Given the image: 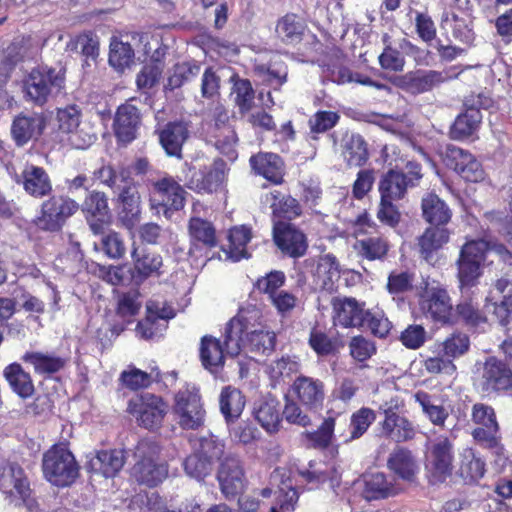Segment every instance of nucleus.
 <instances>
[{
	"label": "nucleus",
	"instance_id": "9d476101",
	"mask_svg": "<svg viewBox=\"0 0 512 512\" xmlns=\"http://www.w3.org/2000/svg\"><path fill=\"white\" fill-rule=\"evenodd\" d=\"M79 209V204L65 196H52L41 205V214L35 220L38 228L58 231L66 220Z\"/></svg>",
	"mask_w": 512,
	"mask_h": 512
},
{
	"label": "nucleus",
	"instance_id": "dca6fc26",
	"mask_svg": "<svg viewBox=\"0 0 512 512\" xmlns=\"http://www.w3.org/2000/svg\"><path fill=\"white\" fill-rule=\"evenodd\" d=\"M420 308L427 318L446 323L452 312V303L446 289L428 288L420 299Z\"/></svg>",
	"mask_w": 512,
	"mask_h": 512
},
{
	"label": "nucleus",
	"instance_id": "473e14b6",
	"mask_svg": "<svg viewBox=\"0 0 512 512\" xmlns=\"http://www.w3.org/2000/svg\"><path fill=\"white\" fill-rule=\"evenodd\" d=\"M125 458L122 449L101 450L90 460V466L106 478L113 477L122 469Z\"/></svg>",
	"mask_w": 512,
	"mask_h": 512
},
{
	"label": "nucleus",
	"instance_id": "4be33fe9",
	"mask_svg": "<svg viewBox=\"0 0 512 512\" xmlns=\"http://www.w3.org/2000/svg\"><path fill=\"white\" fill-rule=\"evenodd\" d=\"M44 128L45 119L42 114H20L12 122L11 135L17 146H23L40 136Z\"/></svg>",
	"mask_w": 512,
	"mask_h": 512
},
{
	"label": "nucleus",
	"instance_id": "8fccbe9b",
	"mask_svg": "<svg viewBox=\"0 0 512 512\" xmlns=\"http://www.w3.org/2000/svg\"><path fill=\"white\" fill-rule=\"evenodd\" d=\"M228 255L233 261H240L248 258L246 250L248 242L251 240V230L246 226L234 227L229 232Z\"/></svg>",
	"mask_w": 512,
	"mask_h": 512
},
{
	"label": "nucleus",
	"instance_id": "39448f33",
	"mask_svg": "<svg viewBox=\"0 0 512 512\" xmlns=\"http://www.w3.org/2000/svg\"><path fill=\"white\" fill-rule=\"evenodd\" d=\"M150 186V207L157 215L171 219L184 207L186 191L172 176L161 174Z\"/></svg>",
	"mask_w": 512,
	"mask_h": 512
},
{
	"label": "nucleus",
	"instance_id": "412c9836",
	"mask_svg": "<svg viewBox=\"0 0 512 512\" xmlns=\"http://www.w3.org/2000/svg\"><path fill=\"white\" fill-rule=\"evenodd\" d=\"M274 241L282 252L297 258L307 250L305 235L291 224L279 223L274 227Z\"/></svg>",
	"mask_w": 512,
	"mask_h": 512
},
{
	"label": "nucleus",
	"instance_id": "c03bdc74",
	"mask_svg": "<svg viewBox=\"0 0 512 512\" xmlns=\"http://www.w3.org/2000/svg\"><path fill=\"white\" fill-rule=\"evenodd\" d=\"M481 120L482 115L478 109L468 108L455 119L450 131L451 137L461 140L471 136L479 128Z\"/></svg>",
	"mask_w": 512,
	"mask_h": 512
},
{
	"label": "nucleus",
	"instance_id": "7ed1b4c3",
	"mask_svg": "<svg viewBox=\"0 0 512 512\" xmlns=\"http://www.w3.org/2000/svg\"><path fill=\"white\" fill-rule=\"evenodd\" d=\"M159 454L160 447L156 442L149 439L138 442L131 469V475L138 483L155 487L167 477V466L160 460Z\"/></svg>",
	"mask_w": 512,
	"mask_h": 512
},
{
	"label": "nucleus",
	"instance_id": "ddd939ff",
	"mask_svg": "<svg viewBox=\"0 0 512 512\" xmlns=\"http://www.w3.org/2000/svg\"><path fill=\"white\" fill-rule=\"evenodd\" d=\"M217 480L226 499L234 498L242 492L246 478L240 459L234 455H226L220 463Z\"/></svg>",
	"mask_w": 512,
	"mask_h": 512
},
{
	"label": "nucleus",
	"instance_id": "e2e57ef3",
	"mask_svg": "<svg viewBox=\"0 0 512 512\" xmlns=\"http://www.w3.org/2000/svg\"><path fill=\"white\" fill-rule=\"evenodd\" d=\"M224 449L225 445L218 437L209 435L199 440V448L196 452L203 458L209 459L213 465L214 460L223 456Z\"/></svg>",
	"mask_w": 512,
	"mask_h": 512
},
{
	"label": "nucleus",
	"instance_id": "7c9ffc66",
	"mask_svg": "<svg viewBox=\"0 0 512 512\" xmlns=\"http://www.w3.org/2000/svg\"><path fill=\"white\" fill-rule=\"evenodd\" d=\"M224 164L216 161L213 166L195 172L190 180V187L198 192L212 193L224 181Z\"/></svg>",
	"mask_w": 512,
	"mask_h": 512
},
{
	"label": "nucleus",
	"instance_id": "0eeeda50",
	"mask_svg": "<svg viewBox=\"0 0 512 512\" xmlns=\"http://www.w3.org/2000/svg\"><path fill=\"white\" fill-rule=\"evenodd\" d=\"M406 172L390 169L381 177L378 190L380 198L388 200L402 199L408 188L414 187L422 178L421 166L413 161L406 165Z\"/></svg>",
	"mask_w": 512,
	"mask_h": 512
},
{
	"label": "nucleus",
	"instance_id": "13d9d810",
	"mask_svg": "<svg viewBox=\"0 0 512 512\" xmlns=\"http://www.w3.org/2000/svg\"><path fill=\"white\" fill-rule=\"evenodd\" d=\"M232 95L241 114L251 110L254 101V90L249 80H236L232 88Z\"/></svg>",
	"mask_w": 512,
	"mask_h": 512
},
{
	"label": "nucleus",
	"instance_id": "0e129e2a",
	"mask_svg": "<svg viewBox=\"0 0 512 512\" xmlns=\"http://www.w3.org/2000/svg\"><path fill=\"white\" fill-rule=\"evenodd\" d=\"M471 153L468 151L454 146H447L444 153V163L445 165L454 170L459 176L461 175V169H464L470 159Z\"/></svg>",
	"mask_w": 512,
	"mask_h": 512
},
{
	"label": "nucleus",
	"instance_id": "de8ad7c7",
	"mask_svg": "<svg viewBox=\"0 0 512 512\" xmlns=\"http://www.w3.org/2000/svg\"><path fill=\"white\" fill-rule=\"evenodd\" d=\"M485 462L473 449L466 448L461 453L460 475L468 482H476L485 474Z\"/></svg>",
	"mask_w": 512,
	"mask_h": 512
},
{
	"label": "nucleus",
	"instance_id": "2eb2a0df",
	"mask_svg": "<svg viewBox=\"0 0 512 512\" xmlns=\"http://www.w3.org/2000/svg\"><path fill=\"white\" fill-rule=\"evenodd\" d=\"M117 202L118 220L125 228L132 230L141 220V196L132 179L119 189Z\"/></svg>",
	"mask_w": 512,
	"mask_h": 512
},
{
	"label": "nucleus",
	"instance_id": "603ef678",
	"mask_svg": "<svg viewBox=\"0 0 512 512\" xmlns=\"http://www.w3.org/2000/svg\"><path fill=\"white\" fill-rule=\"evenodd\" d=\"M384 43V49L378 57L379 65L384 70L393 72H401L405 66V57L403 52L392 46L390 42V36L384 34L382 37Z\"/></svg>",
	"mask_w": 512,
	"mask_h": 512
},
{
	"label": "nucleus",
	"instance_id": "4c0bfd02",
	"mask_svg": "<svg viewBox=\"0 0 512 512\" xmlns=\"http://www.w3.org/2000/svg\"><path fill=\"white\" fill-rule=\"evenodd\" d=\"M164 53L156 50L151 59L139 71L136 77L137 88L141 91L152 89L162 77L165 68Z\"/></svg>",
	"mask_w": 512,
	"mask_h": 512
},
{
	"label": "nucleus",
	"instance_id": "ea45409f",
	"mask_svg": "<svg viewBox=\"0 0 512 512\" xmlns=\"http://www.w3.org/2000/svg\"><path fill=\"white\" fill-rule=\"evenodd\" d=\"M425 220L434 225H445L451 219V210L436 194L430 193L422 199Z\"/></svg>",
	"mask_w": 512,
	"mask_h": 512
},
{
	"label": "nucleus",
	"instance_id": "a878e982",
	"mask_svg": "<svg viewBox=\"0 0 512 512\" xmlns=\"http://www.w3.org/2000/svg\"><path fill=\"white\" fill-rule=\"evenodd\" d=\"M24 190L35 198H42L52 191V183L44 168L26 165L21 173Z\"/></svg>",
	"mask_w": 512,
	"mask_h": 512
},
{
	"label": "nucleus",
	"instance_id": "5701e85b",
	"mask_svg": "<svg viewBox=\"0 0 512 512\" xmlns=\"http://www.w3.org/2000/svg\"><path fill=\"white\" fill-rule=\"evenodd\" d=\"M140 125V113L137 107L130 103L121 105L116 112L114 130L117 139L128 144L137 136Z\"/></svg>",
	"mask_w": 512,
	"mask_h": 512
},
{
	"label": "nucleus",
	"instance_id": "052dcab7",
	"mask_svg": "<svg viewBox=\"0 0 512 512\" xmlns=\"http://www.w3.org/2000/svg\"><path fill=\"white\" fill-rule=\"evenodd\" d=\"M95 176L102 184L118 190L131 180L127 170L116 171L111 166H102L95 172Z\"/></svg>",
	"mask_w": 512,
	"mask_h": 512
},
{
	"label": "nucleus",
	"instance_id": "6e6552de",
	"mask_svg": "<svg viewBox=\"0 0 512 512\" xmlns=\"http://www.w3.org/2000/svg\"><path fill=\"white\" fill-rule=\"evenodd\" d=\"M174 411L183 429H197L204 423L205 410L199 389L192 384L183 386L175 395Z\"/></svg>",
	"mask_w": 512,
	"mask_h": 512
},
{
	"label": "nucleus",
	"instance_id": "4d7b16f0",
	"mask_svg": "<svg viewBox=\"0 0 512 512\" xmlns=\"http://www.w3.org/2000/svg\"><path fill=\"white\" fill-rule=\"evenodd\" d=\"M199 72L200 66L197 63H178L173 67L172 73L168 77L167 87L171 90L179 88L185 82L196 77Z\"/></svg>",
	"mask_w": 512,
	"mask_h": 512
},
{
	"label": "nucleus",
	"instance_id": "f8f14e48",
	"mask_svg": "<svg viewBox=\"0 0 512 512\" xmlns=\"http://www.w3.org/2000/svg\"><path fill=\"white\" fill-rule=\"evenodd\" d=\"M478 386L483 393L504 391L512 388V371L508 365L495 357L483 364Z\"/></svg>",
	"mask_w": 512,
	"mask_h": 512
},
{
	"label": "nucleus",
	"instance_id": "864d4df0",
	"mask_svg": "<svg viewBox=\"0 0 512 512\" xmlns=\"http://www.w3.org/2000/svg\"><path fill=\"white\" fill-rule=\"evenodd\" d=\"M189 234L192 240L205 246L216 245V232L212 223L199 217H191L189 221Z\"/></svg>",
	"mask_w": 512,
	"mask_h": 512
},
{
	"label": "nucleus",
	"instance_id": "20e7f679",
	"mask_svg": "<svg viewBox=\"0 0 512 512\" xmlns=\"http://www.w3.org/2000/svg\"><path fill=\"white\" fill-rule=\"evenodd\" d=\"M42 469L45 478L59 487L72 484L79 472L74 455L64 444L53 445L44 453Z\"/></svg>",
	"mask_w": 512,
	"mask_h": 512
},
{
	"label": "nucleus",
	"instance_id": "423d86ee",
	"mask_svg": "<svg viewBox=\"0 0 512 512\" xmlns=\"http://www.w3.org/2000/svg\"><path fill=\"white\" fill-rule=\"evenodd\" d=\"M460 72L457 71L456 66L442 71L422 69L409 71L398 78V86L410 94H423L457 78Z\"/></svg>",
	"mask_w": 512,
	"mask_h": 512
},
{
	"label": "nucleus",
	"instance_id": "a19ab883",
	"mask_svg": "<svg viewBox=\"0 0 512 512\" xmlns=\"http://www.w3.org/2000/svg\"><path fill=\"white\" fill-rule=\"evenodd\" d=\"M357 256L369 260H382L387 255L389 245L386 239L373 236L357 239L353 244Z\"/></svg>",
	"mask_w": 512,
	"mask_h": 512
},
{
	"label": "nucleus",
	"instance_id": "1a4fd4ad",
	"mask_svg": "<svg viewBox=\"0 0 512 512\" xmlns=\"http://www.w3.org/2000/svg\"><path fill=\"white\" fill-rule=\"evenodd\" d=\"M487 253V245L483 239L466 242L456 261L457 277L460 288L472 287L481 275V264Z\"/></svg>",
	"mask_w": 512,
	"mask_h": 512
},
{
	"label": "nucleus",
	"instance_id": "e433bc0d",
	"mask_svg": "<svg viewBox=\"0 0 512 512\" xmlns=\"http://www.w3.org/2000/svg\"><path fill=\"white\" fill-rule=\"evenodd\" d=\"M388 468L403 480L412 481L419 467L411 451L405 448L394 450L387 461Z\"/></svg>",
	"mask_w": 512,
	"mask_h": 512
},
{
	"label": "nucleus",
	"instance_id": "a18cd8bd",
	"mask_svg": "<svg viewBox=\"0 0 512 512\" xmlns=\"http://www.w3.org/2000/svg\"><path fill=\"white\" fill-rule=\"evenodd\" d=\"M415 401L422 408L426 417L437 426H443L448 418V411L442 405L437 403L435 396L430 395L425 391H417L414 394Z\"/></svg>",
	"mask_w": 512,
	"mask_h": 512
},
{
	"label": "nucleus",
	"instance_id": "3c124183",
	"mask_svg": "<svg viewBox=\"0 0 512 512\" xmlns=\"http://www.w3.org/2000/svg\"><path fill=\"white\" fill-rule=\"evenodd\" d=\"M82 211L87 217L109 219L110 208L108 205V198L104 192L90 191L85 197L82 205Z\"/></svg>",
	"mask_w": 512,
	"mask_h": 512
},
{
	"label": "nucleus",
	"instance_id": "f03ea898",
	"mask_svg": "<svg viewBox=\"0 0 512 512\" xmlns=\"http://www.w3.org/2000/svg\"><path fill=\"white\" fill-rule=\"evenodd\" d=\"M65 88V70L49 66L33 68L23 80V92L26 101L43 106L63 93Z\"/></svg>",
	"mask_w": 512,
	"mask_h": 512
},
{
	"label": "nucleus",
	"instance_id": "2f4dec72",
	"mask_svg": "<svg viewBox=\"0 0 512 512\" xmlns=\"http://www.w3.org/2000/svg\"><path fill=\"white\" fill-rule=\"evenodd\" d=\"M225 355L230 356L226 351L225 334L223 335V343L212 336H204L201 339L200 357L206 369L214 372L222 367Z\"/></svg>",
	"mask_w": 512,
	"mask_h": 512
},
{
	"label": "nucleus",
	"instance_id": "bf43d9fd",
	"mask_svg": "<svg viewBox=\"0 0 512 512\" xmlns=\"http://www.w3.org/2000/svg\"><path fill=\"white\" fill-rule=\"evenodd\" d=\"M183 466L186 474L197 481H203L210 475L213 467L209 459L203 458L197 452L188 456L184 460Z\"/></svg>",
	"mask_w": 512,
	"mask_h": 512
},
{
	"label": "nucleus",
	"instance_id": "4468645a",
	"mask_svg": "<svg viewBox=\"0 0 512 512\" xmlns=\"http://www.w3.org/2000/svg\"><path fill=\"white\" fill-rule=\"evenodd\" d=\"M454 460L453 444L447 437H438L431 444L427 467L434 481H443L452 473Z\"/></svg>",
	"mask_w": 512,
	"mask_h": 512
},
{
	"label": "nucleus",
	"instance_id": "c85d7f7f",
	"mask_svg": "<svg viewBox=\"0 0 512 512\" xmlns=\"http://www.w3.org/2000/svg\"><path fill=\"white\" fill-rule=\"evenodd\" d=\"M449 240V232L446 228L435 225L427 228L418 238V247L421 257L428 263L436 260V253Z\"/></svg>",
	"mask_w": 512,
	"mask_h": 512
},
{
	"label": "nucleus",
	"instance_id": "f257e3e1",
	"mask_svg": "<svg viewBox=\"0 0 512 512\" xmlns=\"http://www.w3.org/2000/svg\"><path fill=\"white\" fill-rule=\"evenodd\" d=\"M259 312L255 309L240 310L225 327L226 351L231 357L247 350L257 354L271 353L276 344L274 332L265 330L260 323Z\"/></svg>",
	"mask_w": 512,
	"mask_h": 512
},
{
	"label": "nucleus",
	"instance_id": "f3484780",
	"mask_svg": "<svg viewBox=\"0 0 512 512\" xmlns=\"http://www.w3.org/2000/svg\"><path fill=\"white\" fill-rule=\"evenodd\" d=\"M131 257L133 262L131 276L135 283L140 284L148 278H158L163 275V258L159 253L134 248Z\"/></svg>",
	"mask_w": 512,
	"mask_h": 512
},
{
	"label": "nucleus",
	"instance_id": "c756f323",
	"mask_svg": "<svg viewBox=\"0 0 512 512\" xmlns=\"http://www.w3.org/2000/svg\"><path fill=\"white\" fill-rule=\"evenodd\" d=\"M219 407L225 422L230 426L241 416L245 407V397L237 388L225 386L219 396Z\"/></svg>",
	"mask_w": 512,
	"mask_h": 512
},
{
	"label": "nucleus",
	"instance_id": "58836bf2",
	"mask_svg": "<svg viewBox=\"0 0 512 512\" xmlns=\"http://www.w3.org/2000/svg\"><path fill=\"white\" fill-rule=\"evenodd\" d=\"M305 30V21L294 13H287L278 20L276 25L277 36L286 44L299 43Z\"/></svg>",
	"mask_w": 512,
	"mask_h": 512
},
{
	"label": "nucleus",
	"instance_id": "72a5a7b5",
	"mask_svg": "<svg viewBox=\"0 0 512 512\" xmlns=\"http://www.w3.org/2000/svg\"><path fill=\"white\" fill-rule=\"evenodd\" d=\"M344 161L349 167L363 166L369 159L367 143L359 134H346L342 140Z\"/></svg>",
	"mask_w": 512,
	"mask_h": 512
},
{
	"label": "nucleus",
	"instance_id": "37998d69",
	"mask_svg": "<svg viewBox=\"0 0 512 512\" xmlns=\"http://www.w3.org/2000/svg\"><path fill=\"white\" fill-rule=\"evenodd\" d=\"M221 116L216 121V131L214 134V146L230 161H234L237 158L236 144L238 141L237 135L233 127L230 125L222 124L218 125V121H221Z\"/></svg>",
	"mask_w": 512,
	"mask_h": 512
},
{
	"label": "nucleus",
	"instance_id": "338daca9",
	"mask_svg": "<svg viewBox=\"0 0 512 512\" xmlns=\"http://www.w3.org/2000/svg\"><path fill=\"white\" fill-rule=\"evenodd\" d=\"M166 329L167 324L164 323V321H158L146 316L143 320L138 322L135 332L139 338L150 340L161 337Z\"/></svg>",
	"mask_w": 512,
	"mask_h": 512
},
{
	"label": "nucleus",
	"instance_id": "6ab92c4d",
	"mask_svg": "<svg viewBox=\"0 0 512 512\" xmlns=\"http://www.w3.org/2000/svg\"><path fill=\"white\" fill-rule=\"evenodd\" d=\"M0 490L13 499L24 501L29 496V483L20 465L6 463L0 467Z\"/></svg>",
	"mask_w": 512,
	"mask_h": 512
},
{
	"label": "nucleus",
	"instance_id": "09e8293b",
	"mask_svg": "<svg viewBox=\"0 0 512 512\" xmlns=\"http://www.w3.org/2000/svg\"><path fill=\"white\" fill-rule=\"evenodd\" d=\"M24 361L31 364L39 374H52L60 371L66 364V359L53 354L41 352L26 353Z\"/></svg>",
	"mask_w": 512,
	"mask_h": 512
},
{
	"label": "nucleus",
	"instance_id": "bb28decb",
	"mask_svg": "<svg viewBox=\"0 0 512 512\" xmlns=\"http://www.w3.org/2000/svg\"><path fill=\"white\" fill-rule=\"evenodd\" d=\"M250 166L255 174L263 176L274 184H280L283 180V162L274 153H258L251 156Z\"/></svg>",
	"mask_w": 512,
	"mask_h": 512
},
{
	"label": "nucleus",
	"instance_id": "b1692460",
	"mask_svg": "<svg viewBox=\"0 0 512 512\" xmlns=\"http://www.w3.org/2000/svg\"><path fill=\"white\" fill-rule=\"evenodd\" d=\"M189 136L187 126L182 122H170L159 132V142L170 157L181 158L182 146Z\"/></svg>",
	"mask_w": 512,
	"mask_h": 512
},
{
	"label": "nucleus",
	"instance_id": "aec40b11",
	"mask_svg": "<svg viewBox=\"0 0 512 512\" xmlns=\"http://www.w3.org/2000/svg\"><path fill=\"white\" fill-rule=\"evenodd\" d=\"M335 325L344 328L365 326L367 311L354 298H335L332 301Z\"/></svg>",
	"mask_w": 512,
	"mask_h": 512
},
{
	"label": "nucleus",
	"instance_id": "9b49d317",
	"mask_svg": "<svg viewBox=\"0 0 512 512\" xmlns=\"http://www.w3.org/2000/svg\"><path fill=\"white\" fill-rule=\"evenodd\" d=\"M127 410L136 417L140 426L149 430L160 427L166 414V406L162 399L151 393L130 399Z\"/></svg>",
	"mask_w": 512,
	"mask_h": 512
},
{
	"label": "nucleus",
	"instance_id": "69168bd1",
	"mask_svg": "<svg viewBox=\"0 0 512 512\" xmlns=\"http://www.w3.org/2000/svg\"><path fill=\"white\" fill-rule=\"evenodd\" d=\"M340 116L334 111H318L309 119L311 133H324L332 129L339 121Z\"/></svg>",
	"mask_w": 512,
	"mask_h": 512
},
{
	"label": "nucleus",
	"instance_id": "c9c22d12",
	"mask_svg": "<svg viewBox=\"0 0 512 512\" xmlns=\"http://www.w3.org/2000/svg\"><path fill=\"white\" fill-rule=\"evenodd\" d=\"M253 414L258 423L269 433L280 426L279 403L274 398L260 399L254 403Z\"/></svg>",
	"mask_w": 512,
	"mask_h": 512
},
{
	"label": "nucleus",
	"instance_id": "680f3d73",
	"mask_svg": "<svg viewBox=\"0 0 512 512\" xmlns=\"http://www.w3.org/2000/svg\"><path fill=\"white\" fill-rule=\"evenodd\" d=\"M286 281L284 272L279 270H273L257 279L254 286L255 288L264 294H267L269 299L278 293V289L281 288Z\"/></svg>",
	"mask_w": 512,
	"mask_h": 512
},
{
	"label": "nucleus",
	"instance_id": "49530a36",
	"mask_svg": "<svg viewBox=\"0 0 512 512\" xmlns=\"http://www.w3.org/2000/svg\"><path fill=\"white\" fill-rule=\"evenodd\" d=\"M4 375L11 388L20 397L27 398L34 392V386L30 375L19 364L13 363L4 370Z\"/></svg>",
	"mask_w": 512,
	"mask_h": 512
},
{
	"label": "nucleus",
	"instance_id": "79ce46f5",
	"mask_svg": "<svg viewBox=\"0 0 512 512\" xmlns=\"http://www.w3.org/2000/svg\"><path fill=\"white\" fill-rule=\"evenodd\" d=\"M335 418L327 417L315 431L302 433L306 445L309 448L324 450L327 449L334 438Z\"/></svg>",
	"mask_w": 512,
	"mask_h": 512
},
{
	"label": "nucleus",
	"instance_id": "774afa93",
	"mask_svg": "<svg viewBox=\"0 0 512 512\" xmlns=\"http://www.w3.org/2000/svg\"><path fill=\"white\" fill-rule=\"evenodd\" d=\"M365 325L373 335L379 338H385L392 328L390 321L382 311L371 312L368 310L365 316Z\"/></svg>",
	"mask_w": 512,
	"mask_h": 512
},
{
	"label": "nucleus",
	"instance_id": "a211bd4d",
	"mask_svg": "<svg viewBox=\"0 0 512 512\" xmlns=\"http://www.w3.org/2000/svg\"><path fill=\"white\" fill-rule=\"evenodd\" d=\"M292 391L299 403L309 411L322 408L325 399V385L316 378L298 376L292 384Z\"/></svg>",
	"mask_w": 512,
	"mask_h": 512
},
{
	"label": "nucleus",
	"instance_id": "5fc2aeb1",
	"mask_svg": "<svg viewBox=\"0 0 512 512\" xmlns=\"http://www.w3.org/2000/svg\"><path fill=\"white\" fill-rule=\"evenodd\" d=\"M134 59V50L129 43L112 40L110 43L109 64L118 71L129 67Z\"/></svg>",
	"mask_w": 512,
	"mask_h": 512
},
{
	"label": "nucleus",
	"instance_id": "f704fd0d",
	"mask_svg": "<svg viewBox=\"0 0 512 512\" xmlns=\"http://www.w3.org/2000/svg\"><path fill=\"white\" fill-rule=\"evenodd\" d=\"M339 278L340 269L336 257L332 254H326L321 257L314 272L315 286L323 290L332 291Z\"/></svg>",
	"mask_w": 512,
	"mask_h": 512
},
{
	"label": "nucleus",
	"instance_id": "6e6d98bb",
	"mask_svg": "<svg viewBox=\"0 0 512 512\" xmlns=\"http://www.w3.org/2000/svg\"><path fill=\"white\" fill-rule=\"evenodd\" d=\"M376 420V413L371 408L362 407L352 413L350 418V436L347 441H353L362 437Z\"/></svg>",
	"mask_w": 512,
	"mask_h": 512
},
{
	"label": "nucleus",
	"instance_id": "393cba45",
	"mask_svg": "<svg viewBox=\"0 0 512 512\" xmlns=\"http://www.w3.org/2000/svg\"><path fill=\"white\" fill-rule=\"evenodd\" d=\"M398 491L394 479L388 478L382 472L370 473L364 477L362 495L367 501L393 497Z\"/></svg>",
	"mask_w": 512,
	"mask_h": 512
},
{
	"label": "nucleus",
	"instance_id": "cd10ccee",
	"mask_svg": "<svg viewBox=\"0 0 512 512\" xmlns=\"http://www.w3.org/2000/svg\"><path fill=\"white\" fill-rule=\"evenodd\" d=\"M385 419L383 420L382 433L395 442H405L415 436L413 424L404 416H401L391 409L384 410Z\"/></svg>",
	"mask_w": 512,
	"mask_h": 512
}]
</instances>
